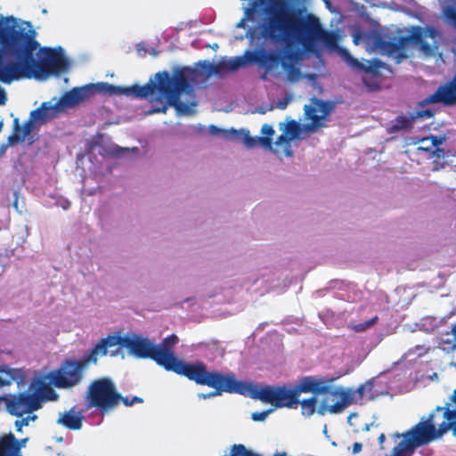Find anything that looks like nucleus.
Returning <instances> with one entry per match:
<instances>
[{"mask_svg": "<svg viewBox=\"0 0 456 456\" xmlns=\"http://www.w3.org/2000/svg\"><path fill=\"white\" fill-rule=\"evenodd\" d=\"M415 121L412 112L409 117L406 116H398L392 122V125L389 128L391 133H397L403 130H410L412 127V123Z\"/></svg>", "mask_w": 456, "mask_h": 456, "instance_id": "obj_28", "label": "nucleus"}, {"mask_svg": "<svg viewBox=\"0 0 456 456\" xmlns=\"http://www.w3.org/2000/svg\"><path fill=\"white\" fill-rule=\"evenodd\" d=\"M5 147H6V146H4H4H2V148H1V152H4V151Z\"/></svg>", "mask_w": 456, "mask_h": 456, "instance_id": "obj_50", "label": "nucleus"}, {"mask_svg": "<svg viewBox=\"0 0 456 456\" xmlns=\"http://www.w3.org/2000/svg\"><path fill=\"white\" fill-rule=\"evenodd\" d=\"M83 419L82 412L75 410V408H71L67 411L60 413L57 423L65 428H81Z\"/></svg>", "mask_w": 456, "mask_h": 456, "instance_id": "obj_25", "label": "nucleus"}, {"mask_svg": "<svg viewBox=\"0 0 456 456\" xmlns=\"http://www.w3.org/2000/svg\"><path fill=\"white\" fill-rule=\"evenodd\" d=\"M439 344L443 346L444 350H456V322L452 326L451 330L440 334Z\"/></svg>", "mask_w": 456, "mask_h": 456, "instance_id": "obj_26", "label": "nucleus"}, {"mask_svg": "<svg viewBox=\"0 0 456 456\" xmlns=\"http://www.w3.org/2000/svg\"><path fill=\"white\" fill-rule=\"evenodd\" d=\"M1 402H4L10 414L20 418L14 422L16 428L26 427L30 420H35L37 415L33 411L42 406V397L37 392H20L18 394L4 392L0 395Z\"/></svg>", "mask_w": 456, "mask_h": 456, "instance_id": "obj_7", "label": "nucleus"}, {"mask_svg": "<svg viewBox=\"0 0 456 456\" xmlns=\"http://www.w3.org/2000/svg\"><path fill=\"white\" fill-rule=\"evenodd\" d=\"M28 441V437L18 439L12 432L0 436V456H22Z\"/></svg>", "mask_w": 456, "mask_h": 456, "instance_id": "obj_21", "label": "nucleus"}, {"mask_svg": "<svg viewBox=\"0 0 456 456\" xmlns=\"http://www.w3.org/2000/svg\"><path fill=\"white\" fill-rule=\"evenodd\" d=\"M453 432V435L456 436V429H451Z\"/></svg>", "mask_w": 456, "mask_h": 456, "instance_id": "obj_51", "label": "nucleus"}, {"mask_svg": "<svg viewBox=\"0 0 456 456\" xmlns=\"http://www.w3.org/2000/svg\"><path fill=\"white\" fill-rule=\"evenodd\" d=\"M302 131V127L300 124H298L295 120L289 121L284 129V133L292 140L296 139L299 136L300 133Z\"/></svg>", "mask_w": 456, "mask_h": 456, "instance_id": "obj_31", "label": "nucleus"}, {"mask_svg": "<svg viewBox=\"0 0 456 456\" xmlns=\"http://www.w3.org/2000/svg\"><path fill=\"white\" fill-rule=\"evenodd\" d=\"M378 321V316H374L370 320L364 322L362 323L355 324L351 327V329L355 332H362L367 329L370 328L376 322Z\"/></svg>", "mask_w": 456, "mask_h": 456, "instance_id": "obj_33", "label": "nucleus"}, {"mask_svg": "<svg viewBox=\"0 0 456 456\" xmlns=\"http://www.w3.org/2000/svg\"><path fill=\"white\" fill-rule=\"evenodd\" d=\"M418 149H419V150H420V151H428V148H424V147H421V146H420V147H419Z\"/></svg>", "mask_w": 456, "mask_h": 456, "instance_id": "obj_48", "label": "nucleus"}, {"mask_svg": "<svg viewBox=\"0 0 456 456\" xmlns=\"http://www.w3.org/2000/svg\"><path fill=\"white\" fill-rule=\"evenodd\" d=\"M56 440H57V442H61L62 441V437L61 436L56 437Z\"/></svg>", "mask_w": 456, "mask_h": 456, "instance_id": "obj_49", "label": "nucleus"}, {"mask_svg": "<svg viewBox=\"0 0 456 456\" xmlns=\"http://www.w3.org/2000/svg\"><path fill=\"white\" fill-rule=\"evenodd\" d=\"M120 402H122L126 406H131L134 403H142L143 399L139 396H133L132 399H129L128 396L124 397L121 395Z\"/></svg>", "mask_w": 456, "mask_h": 456, "instance_id": "obj_37", "label": "nucleus"}, {"mask_svg": "<svg viewBox=\"0 0 456 456\" xmlns=\"http://www.w3.org/2000/svg\"><path fill=\"white\" fill-rule=\"evenodd\" d=\"M87 96V89L85 87H76L64 94V95L55 103L61 112L66 108L73 107L83 102Z\"/></svg>", "mask_w": 456, "mask_h": 456, "instance_id": "obj_24", "label": "nucleus"}, {"mask_svg": "<svg viewBox=\"0 0 456 456\" xmlns=\"http://www.w3.org/2000/svg\"><path fill=\"white\" fill-rule=\"evenodd\" d=\"M286 105H287V103H286V102H281V103L279 105V107H280L281 109H284V108L286 107Z\"/></svg>", "mask_w": 456, "mask_h": 456, "instance_id": "obj_47", "label": "nucleus"}, {"mask_svg": "<svg viewBox=\"0 0 456 456\" xmlns=\"http://www.w3.org/2000/svg\"><path fill=\"white\" fill-rule=\"evenodd\" d=\"M244 142H245V144L247 145V147H248V148H253V147H255L258 142H260L258 141V137H256V138L250 137L248 134H247L245 135Z\"/></svg>", "mask_w": 456, "mask_h": 456, "instance_id": "obj_39", "label": "nucleus"}, {"mask_svg": "<svg viewBox=\"0 0 456 456\" xmlns=\"http://www.w3.org/2000/svg\"><path fill=\"white\" fill-rule=\"evenodd\" d=\"M195 69L190 67L177 68L173 75L167 71H159L155 74V80H150L143 86L134 85L123 87L100 83L97 85L102 92L118 94H125L138 99H149L153 102L149 114L166 113L168 107H174L178 115H191L193 113L192 107L196 102L190 104L181 101V95L184 93L193 94L191 82L193 80Z\"/></svg>", "mask_w": 456, "mask_h": 456, "instance_id": "obj_2", "label": "nucleus"}, {"mask_svg": "<svg viewBox=\"0 0 456 456\" xmlns=\"http://www.w3.org/2000/svg\"><path fill=\"white\" fill-rule=\"evenodd\" d=\"M412 115H413L415 120L417 118L425 119V118H432L435 115V111L432 110L431 109H426L423 110L414 111V112H412Z\"/></svg>", "mask_w": 456, "mask_h": 456, "instance_id": "obj_35", "label": "nucleus"}, {"mask_svg": "<svg viewBox=\"0 0 456 456\" xmlns=\"http://www.w3.org/2000/svg\"><path fill=\"white\" fill-rule=\"evenodd\" d=\"M369 430H370L369 428L363 429V431H365L366 433H367Z\"/></svg>", "mask_w": 456, "mask_h": 456, "instance_id": "obj_54", "label": "nucleus"}, {"mask_svg": "<svg viewBox=\"0 0 456 456\" xmlns=\"http://www.w3.org/2000/svg\"><path fill=\"white\" fill-rule=\"evenodd\" d=\"M314 380L318 383V386L324 387L326 391L321 393L310 392L312 396L300 400L298 406H300L301 414L305 418L312 417L315 412L320 416H324L327 413L336 414L341 411H333L332 404L329 403L328 395L334 397V387L331 383L334 379H324L322 378L314 377Z\"/></svg>", "mask_w": 456, "mask_h": 456, "instance_id": "obj_10", "label": "nucleus"}, {"mask_svg": "<svg viewBox=\"0 0 456 456\" xmlns=\"http://www.w3.org/2000/svg\"><path fill=\"white\" fill-rule=\"evenodd\" d=\"M116 346H120V335H108L106 338L100 339V341L83 358L88 364H96L99 356H105L108 354V349Z\"/></svg>", "mask_w": 456, "mask_h": 456, "instance_id": "obj_20", "label": "nucleus"}, {"mask_svg": "<svg viewBox=\"0 0 456 456\" xmlns=\"http://www.w3.org/2000/svg\"><path fill=\"white\" fill-rule=\"evenodd\" d=\"M308 0H256L253 7H265L266 17L258 25V37L265 39L281 38L285 33L319 20L315 15L305 14Z\"/></svg>", "mask_w": 456, "mask_h": 456, "instance_id": "obj_4", "label": "nucleus"}, {"mask_svg": "<svg viewBox=\"0 0 456 456\" xmlns=\"http://www.w3.org/2000/svg\"><path fill=\"white\" fill-rule=\"evenodd\" d=\"M338 51L341 56L346 60V61L352 68L357 70L365 71L367 73H370L373 75H378L379 69L384 66V63L378 59H373L372 61H369L367 64H363L357 59L354 58L347 50L344 48H339Z\"/></svg>", "mask_w": 456, "mask_h": 456, "instance_id": "obj_23", "label": "nucleus"}, {"mask_svg": "<svg viewBox=\"0 0 456 456\" xmlns=\"http://www.w3.org/2000/svg\"><path fill=\"white\" fill-rule=\"evenodd\" d=\"M326 106V102L316 99L313 105H305V118L311 121V123L304 125L303 129L305 131L313 133L324 126L323 120L328 115Z\"/></svg>", "mask_w": 456, "mask_h": 456, "instance_id": "obj_17", "label": "nucleus"}, {"mask_svg": "<svg viewBox=\"0 0 456 456\" xmlns=\"http://www.w3.org/2000/svg\"><path fill=\"white\" fill-rule=\"evenodd\" d=\"M445 15L450 20H453L456 23V9L454 7L449 6L445 10Z\"/></svg>", "mask_w": 456, "mask_h": 456, "instance_id": "obj_40", "label": "nucleus"}, {"mask_svg": "<svg viewBox=\"0 0 456 456\" xmlns=\"http://www.w3.org/2000/svg\"><path fill=\"white\" fill-rule=\"evenodd\" d=\"M276 57L273 54L265 53V48L245 51L242 56H237L231 60H223L217 63H211L204 61L201 63L203 71L208 75H218L231 71L238 70L240 67L247 65L264 63L266 60L274 61Z\"/></svg>", "mask_w": 456, "mask_h": 456, "instance_id": "obj_9", "label": "nucleus"}, {"mask_svg": "<svg viewBox=\"0 0 456 456\" xmlns=\"http://www.w3.org/2000/svg\"><path fill=\"white\" fill-rule=\"evenodd\" d=\"M178 337L175 334L165 338L160 344H155L156 363L167 371L183 375L193 363L179 359L174 353V347L178 343Z\"/></svg>", "mask_w": 456, "mask_h": 456, "instance_id": "obj_14", "label": "nucleus"}, {"mask_svg": "<svg viewBox=\"0 0 456 456\" xmlns=\"http://www.w3.org/2000/svg\"><path fill=\"white\" fill-rule=\"evenodd\" d=\"M373 44L382 53L387 55H395L399 58H406L404 47L407 45V38L403 37H386L380 35L374 37Z\"/></svg>", "mask_w": 456, "mask_h": 456, "instance_id": "obj_18", "label": "nucleus"}, {"mask_svg": "<svg viewBox=\"0 0 456 456\" xmlns=\"http://www.w3.org/2000/svg\"><path fill=\"white\" fill-rule=\"evenodd\" d=\"M378 439L379 440V444H382L385 440V435L384 434H380L378 437Z\"/></svg>", "mask_w": 456, "mask_h": 456, "instance_id": "obj_46", "label": "nucleus"}, {"mask_svg": "<svg viewBox=\"0 0 456 456\" xmlns=\"http://www.w3.org/2000/svg\"><path fill=\"white\" fill-rule=\"evenodd\" d=\"M61 113L56 103L52 104L50 102H43L40 107L33 110L29 118L25 121L23 126H20L19 118L13 120V133L8 137V143L12 145L25 139H29L30 134L38 130L39 127L49 120L53 119Z\"/></svg>", "mask_w": 456, "mask_h": 456, "instance_id": "obj_8", "label": "nucleus"}, {"mask_svg": "<svg viewBox=\"0 0 456 456\" xmlns=\"http://www.w3.org/2000/svg\"><path fill=\"white\" fill-rule=\"evenodd\" d=\"M290 141L291 139L283 132L276 140L275 144L276 146H280L282 144H285V153L287 156H291L292 151L290 150Z\"/></svg>", "mask_w": 456, "mask_h": 456, "instance_id": "obj_32", "label": "nucleus"}, {"mask_svg": "<svg viewBox=\"0 0 456 456\" xmlns=\"http://www.w3.org/2000/svg\"><path fill=\"white\" fill-rule=\"evenodd\" d=\"M450 429H409L405 434L411 440L414 448L428 444L442 437Z\"/></svg>", "mask_w": 456, "mask_h": 456, "instance_id": "obj_22", "label": "nucleus"}, {"mask_svg": "<svg viewBox=\"0 0 456 456\" xmlns=\"http://www.w3.org/2000/svg\"><path fill=\"white\" fill-rule=\"evenodd\" d=\"M436 31L434 28H428L424 29L421 27H413L409 36H403V38H407V44L412 42L420 46L421 51L427 55H432L437 46H432L425 41L426 37H435Z\"/></svg>", "mask_w": 456, "mask_h": 456, "instance_id": "obj_19", "label": "nucleus"}, {"mask_svg": "<svg viewBox=\"0 0 456 456\" xmlns=\"http://www.w3.org/2000/svg\"><path fill=\"white\" fill-rule=\"evenodd\" d=\"M359 38H360V34H355V35L354 36V43L355 45H358V44H359Z\"/></svg>", "mask_w": 456, "mask_h": 456, "instance_id": "obj_45", "label": "nucleus"}, {"mask_svg": "<svg viewBox=\"0 0 456 456\" xmlns=\"http://www.w3.org/2000/svg\"><path fill=\"white\" fill-rule=\"evenodd\" d=\"M36 392L38 394L37 391H36ZM39 395H41L42 400L43 399L51 400V399L57 397L55 391L52 387L45 386V385L42 387V391H41V393H39Z\"/></svg>", "mask_w": 456, "mask_h": 456, "instance_id": "obj_34", "label": "nucleus"}, {"mask_svg": "<svg viewBox=\"0 0 456 456\" xmlns=\"http://www.w3.org/2000/svg\"><path fill=\"white\" fill-rule=\"evenodd\" d=\"M251 12V9L247 10V13L248 14Z\"/></svg>", "mask_w": 456, "mask_h": 456, "instance_id": "obj_52", "label": "nucleus"}, {"mask_svg": "<svg viewBox=\"0 0 456 456\" xmlns=\"http://www.w3.org/2000/svg\"><path fill=\"white\" fill-rule=\"evenodd\" d=\"M120 346L128 349L137 358L151 359L156 362L155 344L147 338L134 334L120 335Z\"/></svg>", "mask_w": 456, "mask_h": 456, "instance_id": "obj_16", "label": "nucleus"}, {"mask_svg": "<svg viewBox=\"0 0 456 456\" xmlns=\"http://www.w3.org/2000/svg\"><path fill=\"white\" fill-rule=\"evenodd\" d=\"M327 430H328L327 428H324V429H323V432L326 434V433H327Z\"/></svg>", "mask_w": 456, "mask_h": 456, "instance_id": "obj_53", "label": "nucleus"}, {"mask_svg": "<svg viewBox=\"0 0 456 456\" xmlns=\"http://www.w3.org/2000/svg\"><path fill=\"white\" fill-rule=\"evenodd\" d=\"M247 19H248L247 17H244L243 19H241L240 20V22L237 24V27L238 28H244L245 22H246Z\"/></svg>", "mask_w": 456, "mask_h": 456, "instance_id": "obj_44", "label": "nucleus"}, {"mask_svg": "<svg viewBox=\"0 0 456 456\" xmlns=\"http://www.w3.org/2000/svg\"><path fill=\"white\" fill-rule=\"evenodd\" d=\"M182 376L198 385L214 388L213 391L207 394H199V397L202 399L219 396L223 393L239 394L245 396V381L238 380L232 372L208 371L207 365L201 361L193 362V366Z\"/></svg>", "mask_w": 456, "mask_h": 456, "instance_id": "obj_6", "label": "nucleus"}, {"mask_svg": "<svg viewBox=\"0 0 456 456\" xmlns=\"http://www.w3.org/2000/svg\"><path fill=\"white\" fill-rule=\"evenodd\" d=\"M326 389L318 386L314 376L302 377L293 387L281 386H258L253 382H245V396L270 403L275 409L298 407L299 396L303 393H321Z\"/></svg>", "mask_w": 456, "mask_h": 456, "instance_id": "obj_5", "label": "nucleus"}, {"mask_svg": "<svg viewBox=\"0 0 456 456\" xmlns=\"http://www.w3.org/2000/svg\"><path fill=\"white\" fill-rule=\"evenodd\" d=\"M121 395L109 378L95 379L88 388L89 403L102 412H109L120 403Z\"/></svg>", "mask_w": 456, "mask_h": 456, "instance_id": "obj_11", "label": "nucleus"}, {"mask_svg": "<svg viewBox=\"0 0 456 456\" xmlns=\"http://www.w3.org/2000/svg\"><path fill=\"white\" fill-rule=\"evenodd\" d=\"M13 382L19 387L22 382L21 378L18 377V370L13 369L0 370V388L11 386Z\"/></svg>", "mask_w": 456, "mask_h": 456, "instance_id": "obj_27", "label": "nucleus"}, {"mask_svg": "<svg viewBox=\"0 0 456 456\" xmlns=\"http://www.w3.org/2000/svg\"><path fill=\"white\" fill-rule=\"evenodd\" d=\"M446 403H451L452 410L453 411H456V389L453 391L449 402H447Z\"/></svg>", "mask_w": 456, "mask_h": 456, "instance_id": "obj_41", "label": "nucleus"}, {"mask_svg": "<svg viewBox=\"0 0 456 456\" xmlns=\"http://www.w3.org/2000/svg\"><path fill=\"white\" fill-rule=\"evenodd\" d=\"M375 379H370L360 385L357 388L334 387V398L337 401L332 404L333 411H343L347 406L354 403H362L363 400H374L377 394L374 392Z\"/></svg>", "mask_w": 456, "mask_h": 456, "instance_id": "obj_12", "label": "nucleus"}, {"mask_svg": "<svg viewBox=\"0 0 456 456\" xmlns=\"http://www.w3.org/2000/svg\"><path fill=\"white\" fill-rule=\"evenodd\" d=\"M261 133L264 134L263 137H258V141L262 145L269 150H273V139L272 135L274 134V130L272 126L264 124L261 128Z\"/></svg>", "mask_w": 456, "mask_h": 456, "instance_id": "obj_30", "label": "nucleus"}, {"mask_svg": "<svg viewBox=\"0 0 456 456\" xmlns=\"http://www.w3.org/2000/svg\"><path fill=\"white\" fill-rule=\"evenodd\" d=\"M363 444H371L370 438L366 437L363 439L362 442H355L352 446V453H354V454L359 453L362 449Z\"/></svg>", "mask_w": 456, "mask_h": 456, "instance_id": "obj_38", "label": "nucleus"}, {"mask_svg": "<svg viewBox=\"0 0 456 456\" xmlns=\"http://www.w3.org/2000/svg\"><path fill=\"white\" fill-rule=\"evenodd\" d=\"M442 142L441 139H438L436 136H432V145L437 146Z\"/></svg>", "mask_w": 456, "mask_h": 456, "instance_id": "obj_43", "label": "nucleus"}, {"mask_svg": "<svg viewBox=\"0 0 456 456\" xmlns=\"http://www.w3.org/2000/svg\"><path fill=\"white\" fill-rule=\"evenodd\" d=\"M7 101L5 90L0 86V105H4Z\"/></svg>", "mask_w": 456, "mask_h": 456, "instance_id": "obj_42", "label": "nucleus"}, {"mask_svg": "<svg viewBox=\"0 0 456 456\" xmlns=\"http://www.w3.org/2000/svg\"><path fill=\"white\" fill-rule=\"evenodd\" d=\"M37 32L29 21L13 16L0 15V81L10 84L15 79L60 75L68 69V62L61 53L45 48L44 55L36 61L39 47Z\"/></svg>", "mask_w": 456, "mask_h": 456, "instance_id": "obj_1", "label": "nucleus"}, {"mask_svg": "<svg viewBox=\"0 0 456 456\" xmlns=\"http://www.w3.org/2000/svg\"><path fill=\"white\" fill-rule=\"evenodd\" d=\"M412 428H456V411L452 410L451 403L437 406Z\"/></svg>", "mask_w": 456, "mask_h": 456, "instance_id": "obj_15", "label": "nucleus"}, {"mask_svg": "<svg viewBox=\"0 0 456 456\" xmlns=\"http://www.w3.org/2000/svg\"><path fill=\"white\" fill-rule=\"evenodd\" d=\"M273 411V409H268L263 411H255L251 414V419L255 421H263Z\"/></svg>", "mask_w": 456, "mask_h": 456, "instance_id": "obj_36", "label": "nucleus"}, {"mask_svg": "<svg viewBox=\"0 0 456 456\" xmlns=\"http://www.w3.org/2000/svg\"><path fill=\"white\" fill-rule=\"evenodd\" d=\"M403 440L394 447L392 456H411L414 452V446L406 434L403 435Z\"/></svg>", "mask_w": 456, "mask_h": 456, "instance_id": "obj_29", "label": "nucleus"}, {"mask_svg": "<svg viewBox=\"0 0 456 456\" xmlns=\"http://www.w3.org/2000/svg\"><path fill=\"white\" fill-rule=\"evenodd\" d=\"M265 41L273 45H282L281 52L268 51V54H273L274 61L266 60L264 63H258L259 67L265 69V73L276 69L279 65L287 75V79L295 83L301 78V71L297 63L300 61L305 52H312L317 44H322L330 50L338 49L339 37L337 32L325 29L320 20H309L306 24L294 28L281 38L265 39Z\"/></svg>", "mask_w": 456, "mask_h": 456, "instance_id": "obj_3", "label": "nucleus"}, {"mask_svg": "<svg viewBox=\"0 0 456 456\" xmlns=\"http://www.w3.org/2000/svg\"><path fill=\"white\" fill-rule=\"evenodd\" d=\"M88 365L84 358H67L57 370L50 373V382L57 388L73 387L82 381Z\"/></svg>", "mask_w": 456, "mask_h": 456, "instance_id": "obj_13", "label": "nucleus"}]
</instances>
